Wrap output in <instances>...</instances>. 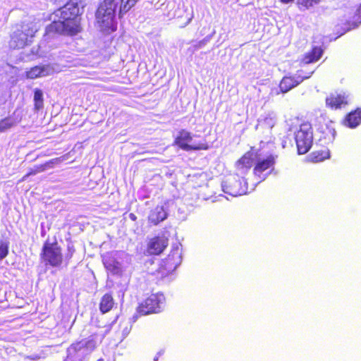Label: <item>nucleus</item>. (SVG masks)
Returning <instances> with one entry per match:
<instances>
[{"instance_id": "obj_1", "label": "nucleus", "mask_w": 361, "mask_h": 361, "mask_svg": "<svg viewBox=\"0 0 361 361\" xmlns=\"http://www.w3.org/2000/svg\"><path fill=\"white\" fill-rule=\"evenodd\" d=\"M118 2L114 0H101L95 12V18L99 31L109 35L117 30L115 19Z\"/></svg>"}, {"instance_id": "obj_2", "label": "nucleus", "mask_w": 361, "mask_h": 361, "mask_svg": "<svg viewBox=\"0 0 361 361\" xmlns=\"http://www.w3.org/2000/svg\"><path fill=\"white\" fill-rule=\"evenodd\" d=\"M180 262L178 250L171 251L161 262L159 267L152 273V280L158 283L172 274Z\"/></svg>"}, {"instance_id": "obj_3", "label": "nucleus", "mask_w": 361, "mask_h": 361, "mask_svg": "<svg viewBox=\"0 0 361 361\" xmlns=\"http://www.w3.org/2000/svg\"><path fill=\"white\" fill-rule=\"evenodd\" d=\"M295 141L299 154H305L309 152L313 142V130L309 121L300 122L299 128L295 132Z\"/></svg>"}, {"instance_id": "obj_4", "label": "nucleus", "mask_w": 361, "mask_h": 361, "mask_svg": "<svg viewBox=\"0 0 361 361\" xmlns=\"http://www.w3.org/2000/svg\"><path fill=\"white\" fill-rule=\"evenodd\" d=\"M40 257L45 265L53 267H59L63 262L61 247L58 245L56 240L53 243L45 241L42 248Z\"/></svg>"}, {"instance_id": "obj_5", "label": "nucleus", "mask_w": 361, "mask_h": 361, "mask_svg": "<svg viewBox=\"0 0 361 361\" xmlns=\"http://www.w3.org/2000/svg\"><path fill=\"white\" fill-rule=\"evenodd\" d=\"M81 30V18L65 22L54 20L47 27L49 34L68 36H74Z\"/></svg>"}, {"instance_id": "obj_6", "label": "nucleus", "mask_w": 361, "mask_h": 361, "mask_svg": "<svg viewBox=\"0 0 361 361\" xmlns=\"http://www.w3.org/2000/svg\"><path fill=\"white\" fill-rule=\"evenodd\" d=\"M164 301L165 298L163 294H151L139 304L137 312L142 316L159 313L161 311Z\"/></svg>"}, {"instance_id": "obj_7", "label": "nucleus", "mask_w": 361, "mask_h": 361, "mask_svg": "<svg viewBox=\"0 0 361 361\" xmlns=\"http://www.w3.org/2000/svg\"><path fill=\"white\" fill-rule=\"evenodd\" d=\"M192 140V134L186 130H180L175 137L173 144L184 151L207 150L210 146L207 142L190 145Z\"/></svg>"}, {"instance_id": "obj_8", "label": "nucleus", "mask_w": 361, "mask_h": 361, "mask_svg": "<svg viewBox=\"0 0 361 361\" xmlns=\"http://www.w3.org/2000/svg\"><path fill=\"white\" fill-rule=\"evenodd\" d=\"M222 186L226 193L234 197L243 195L247 191V183L238 176L228 178L224 181Z\"/></svg>"}, {"instance_id": "obj_9", "label": "nucleus", "mask_w": 361, "mask_h": 361, "mask_svg": "<svg viewBox=\"0 0 361 361\" xmlns=\"http://www.w3.org/2000/svg\"><path fill=\"white\" fill-rule=\"evenodd\" d=\"M29 27L27 25H17L11 35L9 46L13 49H23L28 44Z\"/></svg>"}, {"instance_id": "obj_10", "label": "nucleus", "mask_w": 361, "mask_h": 361, "mask_svg": "<svg viewBox=\"0 0 361 361\" xmlns=\"http://www.w3.org/2000/svg\"><path fill=\"white\" fill-rule=\"evenodd\" d=\"M169 245V238L164 234L151 238L147 244V252L149 255H159L164 252Z\"/></svg>"}, {"instance_id": "obj_11", "label": "nucleus", "mask_w": 361, "mask_h": 361, "mask_svg": "<svg viewBox=\"0 0 361 361\" xmlns=\"http://www.w3.org/2000/svg\"><path fill=\"white\" fill-rule=\"evenodd\" d=\"M77 0H69L61 9L58 21H67L81 18Z\"/></svg>"}, {"instance_id": "obj_12", "label": "nucleus", "mask_w": 361, "mask_h": 361, "mask_svg": "<svg viewBox=\"0 0 361 361\" xmlns=\"http://www.w3.org/2000/svg\"><path fill=\"white\" fill-rule=\"evenodd\" d=\"M325 104L331 110L341 109L348 104V96L345 93H331L326 97Z\"/></svg>"}, {"instance_id": "obj_13", "label": "nucleus", "mask_w": 361, "mask_h": 361, "mask_svg": "<svg viewBox=\"0 0 361 361\" xmlns=\"http://www.w3.org/2000/svg\"><path fill=\"white\" fill-rule=\"evenodd\" d=\"M258 157H259L258 152L255 150L254 147H251L250 150L244 153L243 156L237 160L235 164L236 169L239 171L244 169H245L246 171H248L253 166L254 163L255 164Z\"/></svg>"}, {"instance_id": "obj_14", "label": "nucleus", "mask_w": 361, "mask_h": 361, "mask_svg": "<svg viewBox=\"0 0 361 361\" xmlns=\"http://www.w3.org/2000/svg\"><path fill=\"white\" fill-rule=\"evenodd\" d=\"M96 345L94 338L92 336H90L73 343L70 345L68 350L70 353L73 354H77L80 352L90 353L95 349Z\"/></svg>"}, {"instance_id": "obj_15", "label": "nucleus", "mask_w": 361, "mask_h": 361, "mask_svg": "<svg viewBox=\"0 0 361 361\" xmlns=\"http://www.w3.org/2000/svg\"><path fill=\"white\" fill-rule=\"evenodd\" d=\"M276 157H277L274 154H269L264 159H259L258 157L254 165L253 174L260 178L264 171L274 166Z\"/></svg>"}, {"instance_id": "obj_16", "label": "nucleus", "mask_w": 361, "mask_h": 361, "mask_svg": "<svg viewBox=\"0 0 361 361\" xmlns=\"http://www.w3.org/2000/svg\"><path fill=\"white\" fill-rule=\"evenodd\" d=\"M104 267L112 274L121 275L122 269L120 263L111 254H106L102 259Z\"/></svg>"}, {"instance_id": "obj_17", "label": "nucleus", "mask_w": 361, "mask_h": 361, "mask_svg": "<svg viewBox=\"0 0 361 361\" xmlns=\"http://www.w3.org/2000/svg\"><path fill=\"white\" fill-rule=\"evenodd\" d=\"M304 80V78L298 76H284L279 83V88L281 92L286 93L290 91L292 88L298 85Z\"/></svg>"}, {"instance_id": "obj_18", "label": "nucleus", "mask_w": 361, "mask_h": 361, "mask_svg": "<svg viewBox=\"0 0 361 361\" xmlns=\"http://www.w3.org/2000/svg\"><path fill=\"white\" fill-rule=\"evenodd\" d=\"M361 123V109L349 112L343 121V124L348 128H354Z\"/></svg>"}, {"instance_id": "obj_19", "label": "nucleus", "mask_w": 361, "mask_h": 361, "mask_svg": "<svg viewBox=\"0 0 361 361\" xmlns=\"http://www.w3.org/2000/svg\"><path fill=\"white\" fill-rule=\"evenodd\" d=\"M324 50L321 47H312L309 51L303 55L302 61L306 64L315 63L321 59Z\"/></svg>"}, {"instance_id": "obj_20", "label": "nucleus", "mask_w": 361, "mask_h": 361, "mask_svg": "<svg viewBox=\"0 0 361 361\" xmlns=\"http://www.w3.org/2000/svg\"><path fill=\"white\" fill-rule=\"evenodd\" d=\"M167 217V213L162 206H157L151 211L148 221L152 225H157Z\"/></svg>"}, {"instance_id": "obj_21", "label": "nucleus", "mask_w": 361, "mask_h": 361, "mask_svg": "<svg viewBox=\"0 0 361 361\" xmlns=\"http://www.w3.org/2000/svg\"><path fill=\"white\" fill-rule=\"evenodd\" d=\"M115 301L111 293H106L100 299L99 309L102 314L110 312L114 307Z\"/></svg>"}, {"instance_id": "obj_22", "label": "nucleus", "mask_w": 361, "mask_h": 361, "mask_svg": "<svg viewBox=\"0 0 361 361\" xmlns=\"http://www.w3.org/2000/svg\"><path fill=\"white\" fill-rule=\"evenodd\" d=\"M118 2V16L121 19L124 15L130 11L137 4L138 0H114Z\"/></svg>"}, {"instance_id": "obj_23", "label": "nucleus", "mask_w": 361, "mask_h": 361, "mask_svg": "<svg viewBox=\"0 0 361 361\" xmlns=\"http://www.w3.org/2000/svg\"><path fill=\"white\" fill-rule=\"evenodd\" d=\"M49 75L47 66H35L25 72V78L27 79H35Z\"/></svg>"}, {"instance_id": "obj_24", "label": "nucleus", "mask_w": 361, "mask_h": 361, "mask_svg": "<svg viewBox=\"0 0 361 361\" xmlns=\"http://www.w3.org/2000/svg\"><path fill=\"white\" fill-rule=\"evenodd\" d=\"M361 24V4L356 9L353 17L345 23L347 30L357 27Z\"/></svg>"}, {"instance_id": "obj_25", "label": "nucleus", "mask_w": 361, "mask_h": 361, "mask_svg": "<svg viewBox=\"0 0 361 361\" xmlns=\"http://www.w3.org/2000/svg\"><path fill=\"white\" fill-rule=\"evenodd\" d=\"M330 157L329 150L324 147L321 149L314 150L311 154V159L315 162L322 161Z\"/></svg>"}, {"instance_id": "obj_26", "label": "nucleus", "mask_w": 361, "mask_h": 361, "mask_svg": "<svg viewBox=\"0 0 361 361\" xmlns=\"http://www.w3.org/2000/svg\"><path fill=\"white\" fill-rule=\"evenodd\" d=\"M34 109L39 111L44 107L43 92L40 89L36 88L34 90Z\"/></svg>"}, {"instance_id": "obj_27", "label": "nucleus", "mask_w": 361, "mask_h": 361, "mask_svg": "<svg viewBox=\"0 0 361 361\" xmlns=\"http://www.w3.org/2000/svg\"><path fill=\"white\" fill-rule=\"evenodd\" d=\"M60 160V158L52 159L43 164L35 166L34 169L37 173H41L44 171L47 168L52 167L54 164L59 163Z\"/></svg>"}, {"instance_id": "obj_28", "label": "nucleus", "mask_w": 361, "mask_h": 361, "mask_svg": "<svg viewBox=\"0 0 361 361\" xmlns=\"http://www.w3.org/2000/svg\"><path fill=\"white\" fill-rule=\"evenodd\" d=\"M319 2L320 0H298L297 6L300 9H309Z\"/></svg>"}, {"instance_id": "obj_29", "label": "nucleus", "mask_w": 361, "mask_h": 361, "mask_svg": "<svg viewBox=\"0 0 361 361\" xmlns=\"http://www.w3.org/2000/svg\"><path fill=\"white\" fill-rule=\"evenodd\" d=\"M9 243L8 241L0 240V261L7 257L8 255Z\"/></svg>"}, {"instance_id": "obj_30", "label": "nucleus", "mask_w": 361, "mask_h": 361, "mask_svg": "<svg viewBox=\"0 0 361 361\" xmlns=\"http://www.w3.org/2000/svg\"><path fill=\"white\" fill-rule=\"evenodd\" d=\"M13 126V122L9 118H5L0 121V132L5 131Z\"/></svg>"}, {"instance_id": "obj_31", "label": "nucleus", "mask_w": 361, "mask_h": 361, "mask_svg": "<svg viewBox=\"0 0 361 361\" xmlns=\"http://www.w3.org/2000/svg\"><path fill=\"white\" fill-rule=\"evenodd\" d=\"M37 173L35 171V169L33 168V169H31L29 170V171L25 174L24 175L22 178L20 179V181H24L26 180V178L27 177H29L30 176H33V175H35L37 174Z\"/></svg>"}, {"instance_id": "obj_32", "label": "nucleus", "mask_w": 361, "mask_h": 361, "mask_svg": "<svg viewBox=\"0 0 361 361\" xmlns=\"http://www.w3.org/2000/svg\"><path fill=\"white\" fill-rule=\"evenodd\" d=\"M129 218L133 221H135L137 220V216L135 214L133 213H130L129 214Z\"/></svg>"}, {"instance_id": "obj_33", "label": "nucleus", "mask_w": 361, "mask_h": 361, "mask_svg": "<svg viewBox=\"0 0 361 361\" xmlns=\"http://www.w3.org/2000/svg\"><path fill=\"white\" fill-rule=\"evenodd\" d=\"M294 0H280V1L283 4H289L293 2Z\"/></svg>"}, {"instance_id": "obj_34", "label": "nucleus", "mask_w": 361, "mask_h": 361, "mask_svg": "<svg viewBox=\"0 0 361 361\" xmlns=\"http://www.w3.org/2000/svg\"><path fill=\"white\" fill-rule=\"evenodd\" d=\"M51 1H53L54 4H60L61 3L63 0H51Z\"/></svg>"}, {"instance_id": "obj_35", "label": "nucleus", "mask_w": 361, "mask_h": 361, "mask_svg": "<svg viewBox=\"0 0 361 361\" xmlns=\"http://www.w3.org/2000/svg\"><path fill=\"white\" fill-rule=\"evenodd\" d=\"M97 361H104V359L100 358V359L97 360Z\"/></svg>"}]
</instances>
